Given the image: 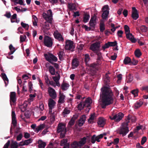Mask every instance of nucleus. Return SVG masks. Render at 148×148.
I'll list each match as a JSON object with an SVG mask.
<instances>
[{"label": "nucleus", "instance_id": "nucleus-33", "mask_svg": "<svg viewBox=\"0 0 148 148\" xmlns=\"http://www.w3.org/2000/svg\"><path fill=\"white\" fill-rule=\"evenodd\" d=\"M128 121L127 122V125H128V123L129 122V120H131L132 122H135L136 121V118L135 116H131L129 115L128 116L127 118Z\"/></svg>", "mask_w": 148, "mask_h": 148}, {"label": "nucleus", "instance_id": "nucleus-42", "mask_svg": "<svg viewBox=\"0 0 148 148\" xmlns=\"http://www.w3.org/2000/svg\"><path fill=\"white\" fill-rule=\"evenodd\" d=\"M70 112V111L67 108H65L63 111L62 112L63 115H65L69 114Z\"/></svg>", "mask_w": 148, "mask_h": 148}, {"label": "nucleus", "instance_id": "nucleus-26", "mask_svg": "<svg viewBox=\"0 0 148 148\" xmlns=\"http://www.w3.org/2000/svg\"><path fill=\"white\" fill-rule=\"evenodd\" d=\"M45 127V125L44 124H40L36 128L35 131L38 133L40 131L43 129Z\"/></svg>", "mask_w": 148, "mask_h": 148}, {"label": "nucleus", "instance_id": "nucleus-20", "mask_svg": "<svg viewBox=\"0 0 148 148\" xmlns=\"http://www.w3.org/2000/svg\"><path fill=\"white\" fill-rule=\"evenodd\" d=\"M86 138L85 137L81 139L78 142L79 148H81L82 146L86 143Z\"/></svg>", "mask_w": 148, "mask_h": 148}, {"label": "nucleus", "instance_id": "nucleus-40", "mask_svg": "<svg viewBox=\"0 0 148 148\" xmlns=\"http://www.w3.org/2000/svg\"><path fill=\"white\" fill-rule=\"evenodd\" d=\"M96 22H89V24L91 30H93L95 28V26L96 25Z\"/></svg>", "mask_w": 148, "mask_h": 148}, {"label": "nucleus", "instance_id": "nucleus-10", "mask_svg": "<svg viewBox=\"0 0 148 148\" xmlns=\"http://www.w3.org/2000/svg\"><path fill=\"white\" fill-rule=\"evenodd\" d=\"M53 35L55 38L58 40L59 41L63 42L64 38L61 35V34L58 31H57L54 32Z\"/></svg>", "mask_w": 148, "mask_h": 148}, {"label": "nucleus", "instance_id": "nucleus-7", "mask_svg": "<svg viewBox=\"0 0 148 148\" xmlns=\"http://www.w3.org/2000/svg\"><path fill=\"white\" fill-rule=\"evenodd\" d=\"M50 97L53 99L57 97V94L55 90L51 87H49L48 90Z\"/></svg>", "mask_w": 148, "mask_h": 148}, {"label": "nucleus", "instance_id": "nucleus-44", "mask_svg": "<svg viewBox=\"0 0 148 148\" xmlns=\"http://www.w3.org/2000/svg\"><path fill=\"white\" fill-rule=\"evenodd\" d=\"M97 56V60H100L102 58L101 53L99 51H96L95 53Z\"/></svg>", "mask_w": 148, "mask_h": 148}, {"label": "nucleus", "instance_id": "nucleus-32", "mask_svg": "<svg viewBox=\"0 0 148 148\" xmlns=\"http://www.w3.org/2000/svg\"><path fill=\"white\" fill-rule=\"evenodd\" d=\"M79 147L78 142L77 141H74L71 144V148H78Z\"/></svg>", "mask_w": 148, "mask_h": 148}, {"label": "nucleus", "instance_id": "nucleus-14", "mask_svg": "<svg viewBox=\"0 0 148 148\" xmlns=\"http://www.w3.org/2000/svg\"><path fill=\"white\" fill-rule=\"evenodd\" d=\"M97 123L99 127H103L106 123L105 119L102 117H100L98 119Z\"/></svg>", "mask_w": 148, "mask_h": 148}, {"label": "nucleus", "instance_id": "nucleus-6", "mask_svg": "<svg viewBox=\"0 0 148 148\" xmlns=\"http://www.w3.org/2000/svg\"><path fill=\"white\" fill-rule=\"evenodd\" d=\"M10 105L12 106L13 103L16 104V94L15 92H11L10 95Z\"/></svg>", "mask_w": 148, "mask_h": 148}, {"label": "nucleus", "instance_id": "nucleus-4", "mask_svg": "<svg viewBox=\"0 0 148 148\" xmlns=\"http://www.w3.org/2000/svg\"><path fill=\"white\" fill-rule=\"evenodd\" d=\"M44 43L45 46L50 47L53 45V40L51 38L46 36L44 38Z\"/></svg>", "mask_w": 148, "mask_h": 148}, {"label": "nucleus", "instance_id": "nucleus-58", "mask_svg": "<svg viewBox=\"0 0 148 148\" xmlns=\"http://www.w3.org/2000/svg\"><path fill=\"white\" fill-rule=\"evenodd\" d=\"M50 119L51 121H55V116L54 112H53V114H50Z\"/></svg>", "mask_w": 148, "mask_h": 148}, {"label": "nucleus", "instance_id": "nucleus-1", "mask_svg": "<svg viewBox=\"0 0 148 148\" xmlns=\"http://www.w3.org/2000/svg\"><path fill=\"white\" fill-rule=\"evenodd\" d=\"M102 94H100L102 100L101 106L102 108H105L106 106L112 104L114 102L113 94L111 89L105 87L101 89Z\"/></svg>", "mask_w": 148, "mask_h": 148}, {"label": "nucleus", "instance_id": "nucleus-54", "mask_svg": "<svg viewBox=\"0 0 148 148\" xmlns=\"http://www.w3.org/2000/svg\"><path fill=\"white\" fill-rule=\"evenodd\" d=\"M28 86L29 87V91L30 93H31L32 91V86L33 84L31 82H30L28 83Z\"/></svg>", "mask_w": 148, "mask_h": 148}, {"label": "nucleus", "instance_id": "nucleus-13", "mask_svg": "<svg viewBox=\"0 0 148 148\" xmlns=\"http://www.w3.org/2000/svg\"><path fill=\"white\" fill-rule=\"evenodd\" d=\"M126 37L127 39L132 43H135L136 42V40L134 38L132 34L130 33L126 34Z\"/></svg>", "mask_w": 148, "mask_h": 148}, {"label": "nucleus", "instance_id": "nucleus-63", "mask_svg": "<svg viewBox=\"0 0 148 148\" xmlns=\"http://www.w3.org/2000/svg\"><path fill=\"white\" fill-rule=\"evenodd\" d=\"M51 16H48L47 18H46L45 20L46 21V22H47L48 23L50 24L52 23V18Z\"/></svg>", "mask_w": 148, "mask_h": 148}, {"label": "nucleus", "instance_id": "nucleus-19", "mask_svg": "<svg viewBox=\"0 0 148 148\" xmlns=\"http://www.w3.org/2000/svg\"><path fill=\"white\" fill-rule=\"evenodd\" d=\"M109 73H106L103 77L104 81L106 85L108 84L110 82V77L108 75Z\"/></svg>", "mask_w": 148, "mask_h": 148}, {"label": "nucleus", "instance_id": "nucleus-41", "mask_svg": "<svg viewBox=\"0 0 148 148\" xmlns=\"http://www.w3.org/2000/svg\"><path fill=\"white\" fill-rule=\"evenodd\" d=\"M90 60L89 55L88 54H86L85 55L84 61L86 65H88V62Z\"/></svg>", "mask_w": 148, "mask_h": 148}, {"label": "nucleus", "instance_id": "nucleus-24", "mask_svg": "<svg viewBox=\"0 0 148 148\" xmlns=\"http://www.w3.org/2000/svg\"><path fill=\"white\" fill-rule=\"evenodd\" d=\"M38 147L39 148H44L45 147L46 144L42 140H40L38 141Z\"/></svg>", "mask_w": 148, "mask_h": 148}, {"label": "nucleus", "instance_id": "nucleus-5", "mask_svg": "<svg viewBox=\"0 0 148 148\" xmlns=\"http://www.w3.org/2000/svg\"><path fill=\"white\" fill-rule=\"evenodd\" d=\"M123 116L124 114L123 113L119 112L113 116V117L110 116V118L112 120H114L115 121L119 122L122 119Z\"/></svg>", "mask_w": 148, "mask_h": 148}, {"label": "nucleus", "instance_id": "nucleus-27", "mask_svg": "<svg viewBox=\"0 0 148 148\" xmlns=\"http://www.w3.org/2000/svg\"><path fill=\"white\" fill-rule=\"evenodd\" d=\"M1 75L2 76V78L4 81L5 86H6L8 84V79L5 73H2Z\"/></svg>", "mask_w": 148, "mask_h": 148}, {"label": "nucleus", "instance_id": "nucleus-35", "mask_svg": "<svg viewBox=\"0 0 148 148\" xmlns=\"http://www.w3.org/2000/svg\"><path fill=\"white\" fill-rule=\"evenodd\" d=\"M95 116V113H94L90 115V117L88 120V123H93L92 121L94 119Z\"/></svg>", "mask_w": 148, "mask_h": 148}, {"label": "nucleus", "instance_id": "nucleus-56", "mask_svg": "<svg viewBox=\"0 0 148 148\" xmlns=\"http://www.w3.org/2000/svg\"><path fill=\"white\" fill-rule=\"evenodd\" d=\"M26 36H25L21 35L20 36V42L21 43L25 41Z\"/></svg>", "mask_w": 148, "mask_h": 148}, {"label": "nucleus", "instance_id": "nucleus-57", "mask_svg": "<svg viewBox=\"0 0 148 148\" xmlns=\"http://www.w3.org/2000/svg\"><path fill=\"white\" fill-rule=\"evenodd\" d=\"M110 47H114L117 45V43L116 41L114 42H109Z\"/></svg>", "mask_w": 148, "mask_h": 148}, {"label": "nucleus", "instance_id": "nucleus-62", "mask_svg": "<svg viewBox=\"0 0 148 148\" xmlns=\"http://www.w3.org/2000/svg\"><path fill=\"white\" fill-rule=\"evenodd\" d=\"M147 140V138L144 136L142 138V140L141 141V144L142 145H143L145 143V142Z\"/></svg>", "mask_w": 148, "mask_h": 148}, {"label": "nucleus", "instance_id": "nucleus-2", "mask_svg": "<svg viewBox=\"0 0 148 148\" xmlns=\"http://www.w3.org/2000/svg\"><path fill=\"white\" fill-rule=\"evenodd\" d=\"M57 132L58 133H61L60 135V137H64L67 132L65 125L62 123H59L57 127Z\"/></svg>", "mask_w": 148, "mask_h": 148}, {"label": "nucleus", "instance_id": "nucleus-12", "mask_svg": "<svg viewBox=\"0 0 148 148\" xmlns=\"http://www.w3.org/2000/svg\"><path fill=\"white\" fill-rule=\"evenodd\" d=\"M129 131V129L128 127H123L121 128L120 130L119 134H122V136H124L126 135Z\"/></svg>", "mask_w": 148, "mask_h": 148}, {"label": "nucleus", "instance_id": "nucleus-48", "mask_svg": "<svg viewBox=\"0 0 148 148\" xmlns=\"http://www.w3.org/2000/svg\"><path fill=\"white\" fill-rule=\"evenodd\" d=\"M124 28L126 34L130 33V28L127 25H125L124 26Z\"/></svg>", "mask_w": 148, "mask_h": 148}, {"label": "nucleus", "instance_id": "nucleus-64", "mask_svg": "<svg viewBox=\"0 0 148 148\" xmlns=\"http://www.w3.org/2000/svg\"><path fill=\"white\" fill-rule=\"evenodd\" d=\"M17 15L16 14H14L12 16L11 18V21L12 23H14L15 22V21L13 20V19H15L16 18Z\"/></svg>", "mask_w": 148, "mask_h": 148}, {"label": "nucleus", "instance_id": "nucleus-11", "mask_svg": "<svg viewBox=\"0 0 148 148\" xmlns=\"http://www.w3.org/2000/svg\"><path fill=\"white\" fill-rule=\"evenodd\" d=\"M132 17L135 20H136L139 17V15L137 10L135 7L132 8Z\"/></svg>", "mask_w": 148, "mask_h": 148}, {"label": "nucleus", "instance_id": "nucleus-43", "mask_svg": "<svg viewBox=\"0 0 148 148\" xmlns=\"http://www.w3.org/2000/svg\"><path fill=\"white\" fill-rule=\"evenodd\" d=\"M49 23L47 22H45L44 26V28L45 29V30L47 31L50 29Z\"/></svg>", "mask_w": 148, "mask_h": 148}, {"label": "nucleus", "instance_id": "nucleus-22", "mask_svg": "<svg viewBox=\"0 0 148 148\" xmlns=\"http://www.w3.org/2000/svg\"><path fill=\"white\" fill-rule=\"evenodd\" d=\"M143 102L140 101V100L137 101L134 105V108L136 109H137L140 107L143 104Z\"/></svg>", "mask_w": 148, "mask_h": 148}, {"label": "nucleus", "instance_id": "nucleus-51", "mask_svg": "<svg viewBox=\"0 0 148 148\" xmlns=\"http://www.w3.org/2000/svg\"><path fill=\"white\" fill-rule=\"evenodd\" d=\"M18 145V143L16 141L12 143L11 145V148H17Z\"/></svg>", "mask_w": 148, "mask_h": 148}, {"label": "nucleus", "instance_id": "nucleus-3", "mask_svg": "<svg viewBox=\"0 0 148 148\" xmlns=\"http://www.w3.org/2000/svg\"><path fill=\"white\" fill-rule=\"evenodd\" d=\"M75 48V46L73 41L69 40H67L66 41L65 48L66 50H70L73 51Z\"/></svg>", "mask_w": 148, "mask_h": 148}, {"label": "nucleus", "instance_id": "nucleus-55", "mask_svg": "<svg viewBox=\"0 0 148 148\" xmlns=\"http://www.w3.org/2000/svg\"><path fill=\"white\" fill-rule=\"evenodd\" d=\"M68 140L67 139H64L62 140L61 142L60 143V145L61 146H62L63 145H65L67 144H66Z\"/></svg>", "mask_w": 148, "mask_h": 148}, {"label": "nucleus", "instance_id": "nucleus-23", "mask_svg": "<svg viewBox=\"0 0 148 148\" xmlns=\"http://www.w3.org/2000/svg\"><path fill=\"white\" fill-rule=\"evenodd\" d=\"M70 85L67 83L63 82L61 85V88L63 90H66Z\"/></svg>", "mask_w": 148, "mask_h": 148}, {"label": "nucleus", "instance_id": "nucleus-16", "mask_svg": "<svg viewBox=\"0 0 148 148\" xmlns=\"http://www.w3.org/2000/svg\"><path fill=\"white\" fill-rule=\"evenodd\" d=\"M86 119V116L85 115H82L79 120L78 125L79 127L82 126L85 122Z\"/></svg>", "mask_w": 148, "mask_h": 148}, {"label": "nucleus", "instance_id": "nucleus-8", "mask_svg": "<svg viewBox=\"0 0 148 148\" xmlns=\"http://www.w3.org/2000/svg\"><path fill=\"white\" fill-rule=\"evenodd\" d=\"M100 44V43L99 42L92 44L90 45V49L93 51H95V53L96 51H98L97 50L99 47Z\"/></svg>", "mask_w": 148, "mask_h": 148}, {"label": "nucleus", "instance_id": "nucleus-50", "mask_svg": "<svg viewBox=\"0 0 148 148\" xmlns=\"http://www.w3.org/2000/svg\"><path fill=\"white\" fill-rule=\"evenodd\" d=\"M110 47L109 42H108L107 43H105L102 47L103 49L104 50Z\"/></svg>", "mask_w": 148, "mask_h": 148}, {"label": "nucleus", "instance_id": "nucleus-37", "mask_svg": "<svg viewBox=\"0 0 148 148\" xmlns=\"http://www.w3.org/2000/svg\"><path fill=\"white\" fill-rule=\"evenodd\" d=\"M44 57L45 58V59L48 61L51 64L54 65V64L55 63H54L53 62V61L51 59H50L48 57V54H45L44 55Z\"/></svg>", "mask_w": 148, "mask_h": 148}, {"label": "nucleus", "instance_id": "nucleus-15", "mask_svg": "<svg viewBox=\"0 0 148 148\" xmlns=\"http://www.w3.org/2000/svg\"><path fill=\"white\" fill-rule=\"evenodd\" d=\"M79 65V62L77 59L75 58L72 60V66L73 69L77 67Z\"/></svg>", "mask_w": 148, "mask_h": 148}, {"label": "nucleus", "instance_id": "nucleus-59", "mask_svg": "<svg viewBox=\"0 0 148 148\" xmlns=\"http://www.w3.org/2000/svg\"><path fill=\"white\" fill-rule=\"evenodd\" d=\"M138 62V60H136L135 59L133 58L132 60V61H131V65L132 64L133 65H136L137 64Z\"/></svg>", "mask_w": 148, "mask_h": 148}, {"label": "nucleus", "instance_id": "nucleus-38", "mask_svg": "<svg viewBox=\"0 0 148 148\" xmlns=\"http://www.w3.org/2000/svg\"><path fill=\"white\" fill-rule=\"evenodd\" d=\"M127 83H130L133 81V77L132 74H129L128 76L127 77Z\"/></svg>", "mask_w": 148, "mask_h": 148}, {"label": "nucleus", "instance_id": "nucleus-25", "mask_svg": "<svg viewBox=\"0 0 148 148\" xmlns=\"http://www.w3.org/2000/svg\"><path fill=\"white\" fill-rule=\"evenodd\" d=\"M109 14V11L108 10H105L103 11V13L101 15V17L104 19H106L107 18Z\"/></svg>", "mask_w": 148, "mask_h": 148}, {"label": "nucleus", "instance_id": "nucleus-28", "mask_svg": "<svg viewBox=\"0 0 148 148\" xmlns=\"http://www.w3.org/2000/svg\"><path fill=\"white\" fill-rule=\"evenodd\" d=\"M48 56L49 59H51L53 61L56 62L58 60L57 57L51 53H49Z\"/></svg>", "mask_w": 148, "mask_h": 148}, {"label": "nucleus", "instance_id": "nucleus-31", "mask_svg": "<svg viewBox=\"0 0 148 148\" xmlns=\"http://www.w3.org/2000/svg\"><path fill=\"white\" fill-rule=\"evenodd\" d=\"M49 71L50 73L52 75H55V70L54 68L52 66H50L49 67Z\"/></svg>", "mask_w": 148, "mask_h": 148}, {"label": "nucleus", "instance_id": "nucleus-29", "mask_svg": "<svg viewBox=\"0 0 148 148\" xmlns=\"http://www.w3.org/2000/svg\"><path fill=\"white\" fill-rule=\"evenodd\" d=\"M9 49L10 51L9 52L8 54L12 55L16 51V49L12 44H10L9 46Z\"/></svg>", "mask_w": 148, "mask_h": 148}, {"label": "nucleus", "instance_id": "nucleus-36", "mask_svg": "<svg viewBox=\"0 0 148 148\" xmlns=\"http://www.w3.org/2000/svg\"><path fill=\"white\" fill-rule=\"evenodd\" d=\"M134 53L136 56L137 58H139L142 55L141 52L139 49H137L135 50Z\"/></svg>", "mask_w": 148, "mask_h": 148}, {"label": "nucleus", "instance_id": "nucleus-34", "mask_svg": "<svg viewBox=\"0 0 148 148\" xmlns=\"http://www.w3.org/2000/svg\"><path fill=\"white\" fill-rule=\"evenodd\" d=\"M131 58L128 57H125L123 60V63L125 64H130L131 65Z\"/></svg>", "mask_w": 148, "mask_h": 148}, {"label": "nucleus", "instance_id": "nucleus-60", "mask_svg": "<svg viewBox=\"0 0 148 148\" xmlns=\"http://www.w3.org/2000/svg\"><path fill=\"white\" fill-rule=\"evenodd\" d=\"M118 78L117 80V82L118 83H120L121 82V80L122 78V75L121 74H120L118 75L117 77Z\"/></svg>", "mask_w": 148, "mask_h": 148}, {"label": "nucleus", "instance_id": "nucleus-47", "mask_svg": "<svg viewBox=\"0 0 148 148\" xmlns=\"http://www.w3.org/2000/svg\"><path fill=\"white\" fill-rule=\"evenodd\" d=\"M68 8L71 10H73L75 8V5L73 4L69 3Z\"/></svg>", "mask_w": 148, "mask_h": 148}, {"label": "nucleus", "instance_id": "nucleus-46", "mask_svg": "<svg viewBox=\"0 0 148 148\" xmlns=\"http://www.w3.org/2000/svg\"><path fill=\"white\" fill-rule=\"evenodd\" d=\"M138 90L137 89L132 90L131 92V93L134 95V97L138 96Z\"/></svg>", "mask_w": 148, "mask_h": 148}, {"label": "nucleus", "instance_id": "nucleus-9", "mask_svg": "<svg viewBox=\"0 0 148 148\" xmlns=\"http://www.w3.org/2000/svg\"><path fill=\"white\" fill-rule=\"evenodd\" d=\"M103 137V135L100 134L97 136H96L95 135H93L91 137V142L94 144L95 143V141H97V142H99L100 140L99 139L102 138Z\"/></svg>", "mask_w": 148, "mask_h": 148}, {"label": "nucleus", "instance_id": "nucleus-39", "mask_svg": "<svg viewBox=\"0 0 148 148\" xmlns=\"http://www.w3.org/2000/svg\"><path fill=\"white\" fill-rule=\"evenodd\" d=\"M77 108L79 110H81L83 108H85L84 106L83 101H82L78 105Z\"/></svg>", "mask_w": 148, "mask_h": 148}, {"label": "nucleus", "instance_id": "nucleus-61", "mask_svg": "<svg viewBox=\"0 0 148 148\" xmlns=\"http://www.w3.org/2000/svg\"><path fill=\"white\" fill-rule=\"evenodd\" d=\"M123 32L121 30H118L117 32V35L119 37H122V34Z\"/></svg>", "mask_w": 148, "mask_h": 148}, {"label": "nucleus", "instance_id": "nucleus-17", "mask_svg": "<svg viewBox=\"0 0 148 148\" xmlns=\"http://www.w3.org/2000/svg\"><path fill=\"white\" fill-rule=\"evenodd\" d=\"M92 102V100L90 98H87L84 102L83 101L84 106L85 108H89Z\"/></svg>", "mask_w": 148, "mask_h": 148}, {"label": "nucleus", "instance_id": "nucleus-53", "mask_svg": "<svg viewBox=\"0 0 148 148\" xmlns=\"http://www.w3.org/2000/svg\"><path fill=\"white\" fill-rule=\"evenodd\" d=\"M97 16H96L94 14L91 17V19L90 21V22H96V19Z\"/></svg>", "mask_w": 148, "mask_h": 148}, {"label": "nucleus", "instance_id": "nucleus-30", "mask_svg": "<svg viewBox=\"0 0 148 148\" xmlns=\"http://www.w3.org/2000/svg\"><path fill=\"white\" fill-rule=\"evenodd\" d=\"M90 17L89 14L88 13H85L83 17V21L84 23H86L88 21Z\"/></svg>", "mask_w": 148, "mask_h": 148}, {"label": "nucleus", "instance_id": "nucleus-49", "mask_svg": "<svg viewBox=\"0 0 148 148\" xmlns=\"http://www.w3.org/2000/svg\"><path fill=\"white\" fill-rule=\"evenodd\" d=\"M21 25L25 29L27 30H28L29 28V26L27 24L24 23L22 22L21 23Z\"/></svg>", "mask_w": 148, "mask_h": 148}, {"label": "nucleus", "instance_id": "nucleus-21", "mask_svg": "<svg viewBox=\"0 0 148 148\" xmlns=\"http://www.w3.org/2000/svg\"><path fill=\"white\" fill-rule=\"evenodd\" d=\"M55 103H56L54 100L52 99H50L48 103L49 109H52L54 107Z\"/></svg>", "mask_w": 148, "mask_h": 148}, {"label": "nucleus", "instance_id": "nucleus-18", "mask_svg": "<svg viewBox=\"0 0 148 148\" xmlns=\"http://www.w3.org/2000/svg\"><path fill=\"white\" fill-rule=\"evenodd\" d=\"M65 98V96L61 92H59V99L58 101V102L59 103H62L64 102L65 101L64 99Z\"/></svg>", "mask_w": 148, "mask_h": 148}, {"label": "nucleus", "instance_id": "nucleus-52", "mask_svg": "<svg viewBox=\"0 0 148 148\" xmlns=\"http://www.w3.org/2000/svg\"><path fill=\"white\" fill-rule=\"evenodd\" d=\"M32 139L31 138H29V139L25 140L24 142H25V144L26 145H27L30 143H32Z\"/></svg>", "mask_w": 148, "mask_h": 148}, {"label": "nucleus", "instance_id": "nucleus-45", "mask_svg": "<svg viewBox=\"0 0 148 148\" xmlns=\"http://www.w3.org/2000/svg\"><path fill=\"white\" fill-rule=\"evenodd\" d=\"M105 25L103 23H101L100 25V31L101 32H103L105 29Z\"/></svg>", "mask_w": 148, "mask_h": 148}]
</instances>
